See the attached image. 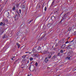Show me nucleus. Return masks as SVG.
Here are the masks:
<instances>
[{
    "label": "nucleus",
    "mask_w": 76,
    "mask_h": 76,
    "mask_svg": "<svg viewBox=\"0 0 76 76\" xmlns=\"http://www.w3.org/2000/svg\"><path fill=\"white\" fill-rule=\"evenodd\" d=\"M2 24H3V23L2 22H1L0 23V25H2Z\"/></svg>",
    "instance_id": "19"
},
{
    "label": "nucleus",
    "mask_w": 76,
    "mask_h": 76,
    "mask_svg": "<svg viewBox=\"0 0 76 76\" xmlns=\"http://www.w3.org/2000/svg\"><path fill=\"white\" fill-rule=\"evenodd\" d=\"M35 50V49H33V51H34Z\"/></svg>",
    "instance_id": "25"
},
{
    "label": "nucleus",
    "mask_w": 76,
    "mask_h": 76,
    "mask_svg": "<svg viewBox=\"0 0 76 76\" xmlns=\"http://www.w3.org/2000/svg\"><path fill=\"white\" fill-rule=\"evenodd\" d=\"M7 13H8V14H7V16H9V15H10V13H9V12H7Z\"/></svg>",
    "instance_id": "16"
},
{
    "label": "nucleus",
    "mask_w": 76,
    "mask_h": 76,
    "mask_svg": "<svg viewBox=\"0 0 76 76\" xmlns=\"http://www.w3.org/2000/svg\"><path fill=\"white\" fill-rule=\"evenodd\" d=\"M30 54H31V53H30Z\"/></svg>",
    "instance_id": "34"
},
{
    "label": "nucleus",
    "mask_w": 76,
    "mask_h": 76,
    "mask_svg": "<svg viewBox=\"0 0 76 76\" xmlns=\"http://www.w3.org/2000/svg\"><path fill=\"white\" fill-rule=\"evenodd\" d=\"M45 36H44V37Z\"/></svg>",
    "instance_id": "36"
},
{
    "label": "nucleus",
    "mask_w": 76,
    "mask_h": 76,
    "mask_svg": "<svg viewBox=\"0 0 76 76\" xmlns=\"http://www.w3.org/2000/svg\"><path fill=\"white\" fill-rule=\"evenodd\" d=\"M51 56H49V58H51Z\"/></svg>",
    "instance_id": "27"
},
{
    "label": "nucleus",
    "mask_w": 76,
    "mask_h": 76,
    "mask_svg": "<svg viewBox=\"0 0 76 76\" xmlns=\"http://www.w3.org/2000/svg\"><path fill=\"white\" fill-rule=\"evenodd\" d=\"M5 35H4V36L2 37V38H5Z\"/></svg>",
    "instance_id": "22"
},
{
    "label": "nucleus",
    "mask_w": 76,
    "mask_h": 76,
    "mask_svg": "<svg viewBox=\"0 0 76 76\" xmlns=\"http://www.w3.org/2000/svg\"><path fill=\"white\" fill-rule=\"evenodd\" d=\"M21 68H23V67H21Z\"/></svg>",
    "instance_id": "31"
},
{
    "label": "nucleus",
    "mask_w": 76,
    "mask_h": 76,
    "mask_svg": "<svg viewBox=\"0 0 76 76\" xmlns=\"http://www.w3.org/2000/svg\"><path fill=\"white\" fill-rule=\"evenodd\" d=\"M21 42H23V41H22Z\"/></svg>",
    "instance_id": "30"
},
{
    "label": "nucleus",
    "mask_w": 76,
    "mask_h": 76,
    "mask_svg": "<svg viewBox=\"0 0 76 76\" xmlns=\"http://www.w3.org/2000/svg\"><path fill=\"white\" fill-rule=\"evenodd\" d=\"M17 45L18 46V48H19V47H20V45H19V43H17Z\"/></svg>",
    "instance_id": "8"
},
{
    "label": "nucleus",
    "mask_w": 76,
    "mask_h": 76,
    "mask_svg": "<svg viewBox=\"0 0 76 76\" xmlns=\"http://www.w3.org/2000/svg\"><path fill=\"white\" fill-rule=\"evenodd\" d=\"M69 29H70V28L69 29Z\"/></svg>",
    "instance_id": "32"
},
{
    "label": "nucleus",
    "mask_w": 76,
    "mask_h": 76,
    "mask_svg": "<svg viewBox=\"0 0 76 76\" xmlns=\"http://www.w3.org/2000/svg\"><path fill=\"white\" fill-rule=\"evenodd\" d=\"M74 35H76V31L74 33Z\"/></svg>",
    "instance_id": "20"
},
{
    "label": "nucleus",
    "mask_w": 76,
    "mask_h": 76,
    "mask_svg": "<svg viewBox=\"0 0 76 76\" xmlns=\"http://www.w3.org/2000/svg\"><path fill=\"white\" fill-rule=\"evenodd\" d=\"M14 18L15 20H18V15H17V14H15V15L14 16Z\"/></svg>",
    "instance_id": "3"
},
{
    "label": "nucleus",
    "mask_w": 76,
    "mask_h": 76,
    "mask_svg": "<svg viewBox=\"0 0 76 76\" xmlns=\"http://www.w3.org/2000/svg\"><path fill=\"white\" fill-rule=\"evenodd\" d=\"M38 54H35L34 55V56L35 57V58H38Z\"/></svg>",
    "instance_id": "6"
},
{
    "label": "nucleus",
    "mask_w": 76,
    "mask_h": 76,
    "mask_svg": "<svg viewBox=\"0 0 76 76\" xmlns=\"http://www.w3.org/2000/svg\"><path fill=\"white\" fill-rule=\"evenodd\" d=\"M35 65L36 66H38V63L37 62H36L35 64Z\"/></svg>",
    "instance_id": "13"
},
{
    "label": "nucleus",
    "mask_w": 76,
    "mask_h": 76,
    "mask_svg": "<svg viewBox=\"0 0 76 76\" xmlns=\"http://www.w3.org/2000/svg\"><path fill=\"white\" fill-rule=\"evenodd\" d=\"M19 11L20 12V14L21 13V10L20 9L19 10Z\"/></svg>",
    "instance_id": "18"
},
{
    "label": "nucleus",
    "mask_w": 76,
    "mask_h": 76,
    "mask_svg": "<svg viewBox=\"0 0 76 76\" xmlns=\"http://www.w3.org/2000/svg\"><path fill=\"white\" fill-rule=\"evenodd\" d=\"M30 61H32V60H33V58L32 57L30 58Z\"/></svg>",
    "instance_id": "12"
},
{
    "label": "nucleus",
    "mask_w": 76,
    "mask_h": 76,
    "mask_svg": "<svg viewBox=\"0 0 76 76\" xmlns=\"http://www.w3.org/2000/svg\"><path fill=\"white\" fill-rule=\"evenodd\" d=\"M25 61V59L23 58L21 60V61L22 62H23V61Z\"/></svg>",
    "instance_id": "9"
},
{
    "label": "nucleus",
    "mask_w": 76,
    "mask_h": 76,
    "mask_svg": "<svg viewBox=\"0 0 76 76\" xmlns=\"http://www.w3.org/2000/svg\"><path fill=\"white\" fill-rule=\"evenodd\" d=\"M34 69H35V67L33 65L31 66L30 67V70L31 72H33L34 70Z\"/></svg>",
    "instance_id": "2"
},
{
    "label": "nucleus",
    "mask_w": 76,
    "mask_h": 76,
    "mask_svg": "<svg viewBox=\"0 0 76 76\" xmlns=\"http://www.w3.org/2000/svg\"><path fill=\"white\" fill-rule=\"evenodd\" d=\"M31 22H32V20H30L29 21V22H28V23H29H29H31Z\"/></svg>",
    "instance_id": "17"
},
{
    "label": "nucleus",
    "mask_w": 76,
    "mask_h": 76,
    "mask_svg": "<svg viewBox=\"0 0 76 76\" xmlns=\"http://www.w3.org/2000/svg\"><path fill=\"white\" fill-rule=\"evenodd\" d=\"M48 61V57H46L45 60V63H47Z\"/></svg>",
    "instance_id": "4"
},
{
    "label": "nucleus",
    "mask_w": 76,
    "mask_h": 76,
    "mask_svg": "<svg viewBox=\"0 0 76 76\" xmlns=\"http://www.w3.org/2000/svg\"><path fill=\"white\" fill-rule=\"evenodd\" d=\"M13 58H15V57H13Z\"/></svg>",
    "instance_id": "33"
},
{
    "label": "nucleus",
    "mask_w": 76,
    "mask_h": 76,
    "mask_svg": "<svg viewBox=\"0 0 76 76\" xmlns=\"http://www.w3.org/2000/svg\"><path fill=\"white\" fill-rule=\"evenodd\" d=\"M12 60H13V58H12Z\"/></svg>",
    "instance_id": "29"
},
{
    "label": "nucleus",
    "mask_w": 76,
    "mask_h": 76,
    "mask_svg": "<svg viewBox=\"0 0 76 76\" xmlns=\"http://www.w3.org/2000/svg\"><path fill=\"white\" fill-rule=\"evenodd\" d=\"M28 52H26V53H28Z\"/></svg>",
    "instance_id": "28"
},
{
    "label": "nucleus",
    "mask_w": 76,
    "mask_h": 76,
    "mask_svg": "<svg viewBox=\"0 0 76 76\" xmlns=\"http://www.w3.org/2000/svg\"><path fill=\"white\" fill-rule=\"evenodd\" d=\"M41 49V47H39L37 49V50H40Z\"/></svg>",
    "instance_id": "11"
},
{
    "label": "nucleus",
    "mask_w": 76,
    "mask_h": 76,
    "mask_svg": "<svg viewBox=\"0 0 76 76\" xmlns=\"http://www.w3.org/2000/svg\"><path fill=\"white\" fill-rule=\"evenodd\" d=\"M66 44H67V43H69V41H67V42H65Z\"/></svg>",
    "instance_id": "21"
},
{
    "label": "nucleus",
    "mask_w": 76,
    "mask_h": 76,
    "mask_svg": "<svg viewBox=\"0 0 76 76\" xmlns=\"http://www.w3.org/2000/svg\"><path fill=\"white\" fill-rule=\"evenodd\" d=\"M23 8H25V5H23Z\"/></svg>",
    "instance_id": "24"
},
{
    "label": "nucleus",
    "mask_w": 76,
    "mask_h": 76,
    "mask_svg": "<svg viewBox=\"0 0 76 76\" xmlns=\"http://www.w3.org/2000/svg\"><path fill=\"white\" fill-rule=\"evenodd\" d=\"M73 53V51H69V53L68 57H67L66 58L68 60H70V57L72 56V54Z\"/></svg>",
    "instance_id": "1"
},
{
    "label": "nucleus",
    "mask_w": 76,
    "mask_h": 76,
    "mask_svg": "<svg viewBox=\"0 0 76 76\" xmlns=\"http://www.w3.org/2000/svg\"><path fill=\"white\" fill-rule=\"evenodd\" d=\"M54 3V1H53L52 3V4H53Z\"/></svg>",
    "instance_id": "26"
},
{
    "label": "nucleus",
    "mask_w": 76,
    "mask_h": 76,
    "mask_svg": "<svg viewBox=\"0 0 76 76\" xmlns=\"http://www.w3.org/2000/svg\"><path fill=\"white\" fill-rule=\"evenodd\" d=\"M27 63L28 64L29 63V61H27Z\"/></svg>",
    "instance_id": "23"
},
{
    "label": "nucleus",
    "mask_w": 76,
    "mask_h": 76,
    "mask_svg": "<svg viewBox=\"0 0 76 76\" xmlns=\"http://www.w3.org/2000/svg\"><path fill=\"white\" fill-rule=\"evenodd\" d=\"M16 9V7L15 6H14L12 8V9L13 10H15V9Z\"/></svg>",
    "instance_id": "10"
},
{
    "label": "nucleus",
    "mask_w": 76,
    "mask_h": 76,
    "mask_svg": "<svg viewBox=\"0 0 76 76\" xmlns=\"http://www.w3.org/2000/svg\"><path fill=\"white\" fill-rule=\"evenodd\" d=\"M44 10L45 11H46V10H47V7H45Z\"/></svg>",
    "instance_id": "14"
},
{
    "label": "nucleus",
    "mask_w": 76,
    "mask_h": 76,
    "mask_svg": "<svg viewBox=\"0 0 76 76\" xmlns=\"http://www.w3.org/2000/svg\"><path fill=\"white\" fill-rule=\"evenodd\" d=\"M26 57V56H24V57Z\"/></svg>",
    "instance_id": "35"
},
{
    "label": "nucleus",
    "mask_w": 76,
    "mask_h": 76,
    "mask_svg": "<svg viewBox=\"0 0 76 76\" xmlns=\"http://www.w3.org/2000/svg\"><path fill=\"white\" fill-rule=\"evenodd\" d=\"M60 52L61 53H63V51L62 50H61L60 51Z\"/></svg>",
    "instance_id": "15"
},
{
    "label": "nucleus",
    "mask_w": 76,
    "mask_h": 76,
    "mask_svg": "<svg viewBox=\"0 0 76 76\" xmlns=\"http://www.w3.org/2000/svg\"><path fill=\"white\" fill-rule=\"evenodd\" d=\"M48 51L47 50H44L43 52V54H47V53H48Z\"/></svg>",
    "instance_id": "5"
},
{
    "label": "nucleus",
    "mask_w": 76,
    "mask_h": 76,
    "mask_svg": "<svg viewBox=\"0 0 76 76\" xmlns=\"http://www.w3.org/2000/svg\"><path fill=\"white\" fill-rule=\"evenodd\" d=\"M5 1H6V0H1V2L2 3H4Z\"/></svg>",
    "instance_id": "7"
}]
</instances>
